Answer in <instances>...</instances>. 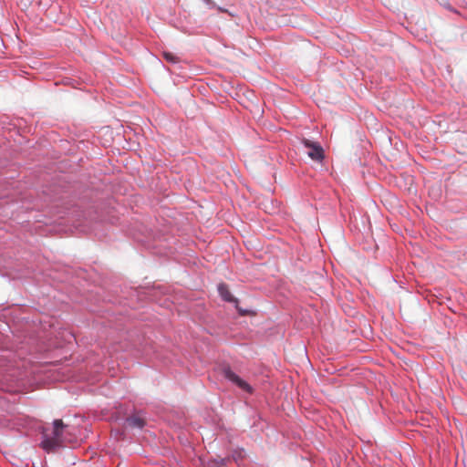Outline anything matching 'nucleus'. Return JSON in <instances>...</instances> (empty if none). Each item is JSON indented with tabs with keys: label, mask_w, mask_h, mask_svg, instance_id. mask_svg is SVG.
<instances>
[{
	"label": "nucleus",
	"mask_w": 467,
	"mask_h": 467,
	"mask_svg": "<svg viewBox=\"0 0 467 467\" xmlns=\"http://www.w3.org/2000/svg\"><path fill=\"white\" fill-rule=\"evenodd\" d=\"M53 425L52 435L44 432V440L41 443L43 449L47 451H53L64 443L72 441V440L66 435L68 426L65 425L62 420H55Z\"/></svg>",
	"instance_id": "nucleus-1"
},
{
	"label": "nucleus",
	"mask_w": 467,
	"mask_h": 467,
	"mask_svg": "<svg viewBox=\"0 0 467 467\" xmlns=\"http://www.w3.org/2000/svg\"><path fill=\"white\" fill-rule=\"evenodd\" d=\"M302 143L306 148H307L309 150L307 152V155L309 158H311L313 161H323L325 155H324V150L317 142L311 141L307 139H303Z\"/></svg>",
	"instance_id": "nucleus-2"
},
{
	"label": "nucleus",
	"mask_w": 467,
	"mask_h": 467,
	"mask_svg": "<svg viewBox=\"0 0 467 467\" xmlns=\"http://www.w3.org/2000/svg\"><path fill=\"white\" fill-rule=\"evenodd\" d=\"M223 375L227 379L237 385L243 390L247 392L252 391V388L250 387V385L244 379H242L239 376H237L229 368L223 369Z\"/></svg>",
	"instance_id": "nucleus-3"
},
{
	"label": "nucleus",
	"mask_w": 467,
	"mask_h": 467,
	"mask_svg": "<svg viewBox=\"0 0 467 467\" xmlns=\"http://www.w3.org/2000/svg\"><path fill=\"white\" fill-rule=\"evenodd\" d=\"M127 423L131 428L142 429L146 425V420L139 413L127 418Z\"/></svg>",
	"instance_id": "nucleus-4"
},
{
	"label": "nucleus",
	"mask_w": 467,
	"mask_h": 467,
	"mask_svg": "<svg viewBox=\"0 0 467 467\" xmlns=\"http://www.w3.org/2000/svg\"><path fill=\"white\" fill-rule=\"evenodd\" d=\"M218 292L223 300L227 302H234L235 298L232 296L227 285L221 283L218 285Z\"/></svg>",
	"instance_id": "nucleus-5"
},
{
	"label": "nucleus",
	"mask_w": 467,
	"mask_h": 467,
	"mask_svg": "<svg viewBox=\"0 0 467 467\" xmlns=\"http://www.w3.org/2000/svg\"><path fill=\"white\" fill-rule=\"evenodd\" d=\"M163 57L167 61H170L172 63H176L179 61V58L175 55H173L172 53H170V52H163Z\"/></svg>",
	"instance_id": "nucleus-6"
}]
</instances>
